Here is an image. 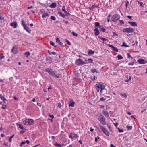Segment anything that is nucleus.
Here are the masks:
<instances>
[{"label": "nucleus", "mask_w": 147, "mask_h": 147, "mask_svg": "<svg viewBox=\"0 0 147 147\" xmlns=\"http://www.w3.org/2000/svg\"><path fill=\"white\" fill-rule=\"evenodd\" d=\"M97 119L103 125L106 124V121L104 116L101 114H98L96 116Z\"/></svg>", "instance_id": "1"}, {"label": "nucleus", "mask_w": 147, "mask_h": 147, "mask_svg": "<svg viewBox=\"0 0 147 147\" xmlns=\"http://www.w3.org/2000/svg\"><path fill=\"white\" fill-rule=\"evenodd\" d=\"M105 86L104 84H97L95 86V88L97 92H100V93L102 92V90L105 88Z\"/></svg>", "instance_id": "2"}, {"label": "nucleus", "mask_w": 147, "mask_h": 147, "mask_svg": "<svg viewBox=\"0 0 147 147\" xmlns=\"http://www.w3.org/2000/svg\"><path fill=\"white\" fill-rule=\"evenodd\" d=\"M24 124L26 125H31L34 123V120L30 119H28L23 121Z\"/></svg>", "instance_id": "3"}, {"label": "nucleus", "mask_w": 147, "mask_h": 147, "mask_svg": "<svg viewBox=\"0 0 147 147\" xmlns=\"http://www.w3.org/2000/svg\"><path fill=\"white\" fill-rule=\"evenodd\" d=\"M75 63L76 65L78 66H80L84 64H87V62H85L81 59L79 58L76 60Z\"/></svg>", "instance_id": "4"}, {"label": "nucleus", "mask_w": 147, "mask_h": 147, "mask_svg": "<svg viewBox=\"0 0 147 147\" xmlns=\"http://www.w3.org/2000/svg\"><path fill=\"white\" fill-rule=\"evenodd\" d=\"M98 126L100 127L102 131L106 136H109L110 135V133L108 130L105 128H104L102 126L99 124Z\"/></svg>", "instance_id": "5"}, {"label": "nucleus", "mask_w": 147, "mask_h": 147, "mask_svg": "<svg viewBox=\"0 0 147 147\" xmlns=\"http://www.w3.org/2000/svg\"><path fill=\"white\" fill-rule=\"evenodd\" d=\"M134 31V29L131 27L124 28L123 30V32H126L128 33L133 32Z\"/></svg>", "instance_id": "6"}, {"label": "nucleus", "mask_w": 147, "mask_h": 147, "mask_svg": "<svg viewBox=\"0 0 147 147\" xmlns=\"http://www.w3.org/2000/svg\"><path fill=\"white\" fill-rule=\"evenodd\" d=\"M120 18V15L117 14H115L113 15L112 16L111 21L114 22H115L119 20Z\"/></svg>", "instance_id": "7"}, {"label": "nucleus", "mask_w": 147, "mask_h": 147, "mask_svg": "<svg viewBox=\"0 0 147 147\" xmlns=\"http://www.w3.org/2000/svg\"><path fill=\"white\" fill-rule=\"evenodd\" d=\"M69 137L71 139H73V138L76 139L78 137V136L76 134L71 132L69 134Z\"/></svg>", "instance_id": "8"}, {"label": "nucleus", "mask_w": 147, "mask_h": 147, "mask_svg": "<svg viewBox=\"0 0 147 147\" xmlns=\"http://www.w3.org/2000/svg\"><path fill=\"white\" fill-rule=\"evenodd\" d=\"M52 72L51 75L56 78H59L60 74H57V71H53Z\"/></svg>", "instance_id": "9"}, {"label": "nucleus", "mask_w": 147, "mask_h": 147, "mask_svg": "<svg viewBox=\"0 0 147 147\" xmlns=\"http://www.w3.org/2000/svg\"><path fill=\"white\" fill-rule=\"evenodd\" d=\"M138 61L140 64H145L147 63V61L144 59H139L138 60Z\"/></svg>", "instance_id": "10"}, {"label": "nucleus", "mask_w": 147, "mask_h": 147, "mask_svg": "<svg viewBox=\"0 0 147 147\" xmlns=\"http://www.w3.org/2000/svg\"><path fill=\"white\" fill-rule=\"evenodd\" d=\"M11 52L14 54L17 53V48L16 46L13 47L11 50Z\"/></svg>", "instance_id": "11"}, {"label": "nucleus", "mask_w": 147, "mask_h": 147, "mask_svg": "<svg viewBox=\"0 0 147 147\" xmlns=\"http://www.w3.org/2000/svg\"><path fill=\"white\" fill-rule=\"evenodd\" d=\"M108 45L111 48H112L113 50L116 52H118L119 50L116 47L111 44H108Z\"/></svg>", "instance_id": "12"}, {"label": "nucleus", "mask_w": 147, "mask_h": 147, "mask_svg": "<svg viewBox=\"0 0 147 147\" xmlns=\"http://www.w3.org/2000/svg\"><path fill=\"white\" fill-rule=\"evenodd\" d=\"M94 32L95 35L96 36H98L100 34V32L99 30L97 28H96L94 29Z\"/></svg>", "instance_id": "13"}, {"label": "nucleus", "mask_w": 147, "mask_h": 147, "mask_svg": "<svg viewBox=\"0 0 147 147\" xmlns=\"http://www.w3.org/2000/svg\"><path fill=\"white\" fill-rule=\"evenodd\" d=\"M128 22L132 26H137V24L136 22H130V21H128Z\"/></svg>", "instance_id": "14"}, {"label": "nucleus", "mask_w": 147, "mask_h": 147, "mask_svg": "<svg viewBox=\"0 0 147 147\" xmlns=\"http://www.w3.org/2000/svg\"><path fill=\"white\" fill-rule=\"evenodd\" d=\"M24 29L29 33H31V30L29 27L27 26V25L25 27H24Z\"/></svg>", "instance_id": "15"}, {"label": "nucleus", "mask_w": 147, "mask_h": 147, "mask_svg": "<svg viewBox=\"0 0 147 147\" xmlns=\"http://www.w3.org/2000/svg\"><path fill=\"white\" fill-rule=\"evenodd\" d=\"M103 114L106 117H108L109 116V114L108 112L106 110H104L102 111Z\"/></svg>", "instance_id": "16"}, {"label": "nucleus", "mask_w": 147, "mask_h": 147, "mask_svg": "<svg viewBox=\"0 0 147 147\" xmlns=\"http://www.w3.org/2000/svg\"><path fill=\"white\" fill-rule=\"evenodd\" d=\"M11 25L14 28H16L17 27V23L16 22H13L11 23Z\"/></svg>", "instance_id": "17"}, {"label": "nucleus", "mask_w": 147, "mask_h": 147, "mask_svg": "<svg viewBox=\"0 0 147 147\" xmlns=\"http://www.w3.org/2000/svg\"><path fill=\"white\" fill-rule=\"evenodd\" d=\"M57 5L55 3H53L49 6V7L51 8H55L56 7Z\"/></svg>", "instance_id": "18"}, {"label": "nucleus", "mask_w": 147, "mask_h": 147, "mask_svg": "<svg viewBox=\"0 0 147 147\" xmlns=\"http://www.w3.org/2000/svg\"><path fill=\"white\" fill-rule=\"evenodd\" d=\"M56 42H57L60 45H61V46H63V43L62 42H60V40L59 38H56Z\"/></svg>", "instance_id": "19"}, {"label": "nucleus", "mask_w": 147, "mask_h": 147, "mask_svg": "<svg viewBox=\"0 0 147 147\" xmlns=\"http://www.w3.org/2000/svg\"><path fill=\"white\" fill-rule=\"evenodd\" d=\"M85 61L88 62L87 63H93V60L91 58H89L87 59H86Z\"/></svg>", "instance_id": "20"}, {"label": "nucleus", "mask_w": 147, "mask_h": 147, "mask_svg": "<svg viewBox=\"0 0 147 147\" xmlns=\"http://www.w3.org/2000/svg\"><path fill=\"white\" fill-rule=\"evenodd\" d=\"M75 104V102L73 100L72 102H70V104L69 105V107H74Z\"/></svg>", "instance_id": "21"}, {"label": "nucleus", "mask_w": 147, "mask_h": 147, "mask_svg": "<svg viewBox=\"0 0 147 147\" xmlns=\"http://www.w3.org/2000/svg\"><path fill=\"white\" fill-rule=\"evenodd\" d=\"M21 24L23 26V27H25L27 25L26 24L25 21L23 20L22 19L21 20Z\"/></svg>", "instance_id": "22"}, {"label": "nucleus", "mask_w": 147, "mask_h": 147, "mask_svg": "<svg viewBox=\"0 0 147 147\" xmlns=\"http://www.w3.org/2000/svg\"><path fill=\"white\" fill-rule=\"evenodd\" d=\"M16 124L17 125L19 126V127L21 129H23V127L20 124V122H18Z\"/></svg>", "instance_id": "23"}, {"label": "nucleus", "mask_w": 147, "mask_h": 147, "mask_svg": "<svg viewBox=\"0 0 147 147\" xmlns=\"http://www.w3.org/2000/svg\"><path fill=\"white\" fill-rule=\"evenodd\" d=\"M99 28L100 29V31H102L103 32H105V29L103 27V26H100Z\"/></svg>", "instance_id": "24"}, {"label": "nucleus", "mask_w": 147, "mask_h": 147, "mask_svg": "<svg viewBox=\"0 0 147 147\" xmlns=\"http://www.w3.org/2000/svg\"><path fill=\"white\" fill-rule=\"evenodd\" d=\"M98 6H99V5H92L90 9L91 10H92V9L93 8H96V7L98 8L99 7Z\"/></svg>", "instance_id": "25"}, {"label": "nucleus", "mask_w": 147, "mask_h": 147, "mask_svg": "<svg viewBox=\"0 0 147 147\" xmlns=\"http://www.w3.org/2000/svg\"><path fill=\"white\" fill-rule=\"evenodd\" d=\"M0 98H1V99L2 100H3V102L4 103L5 102V101H6V100L5 99V98H4V97L2 95L0 94Z\"/></svg>", "instance_id": "26"}, {"label": "nucleus", "mask_w": 147, "mask_h": 147, "mask_svg": "<svg viewBox=\"0 0 147 147\" xmlns=\"http://www.w3.org/2000/svg\"><path fill=\"white\" fill-rule=\"evenodd\" d=\"M120 95L121 97H123L124 98H126L127 97V95L126 93H121Z\"/></svg>", "instance_id": "27"}, {"label": "nucleus", "mask_w": 147, "mask_h": 147, "mask_svg": "<svg viewBox=\"0 0 147 147\" xmlns=\"http://www.w3.org/2000/svg\"><path fill=\"white\" fill-rule=\"evenodd\" d=\"M94 53V51L90 50L88 52V55L93 54Z\"/></svg>", "instance_id": "28"}, {"label": "nucleus", "mask_w": 147, "mask_h": 147, "mask_svg": "<svg viewBox=\"0 0 147 147\" xmlns=\"http://www.w3.org/2000/svg\"><path fill=\"white\" fill-rule=\"evenodd\" d=\"M48 52L49 54L50 55H51V54L55 55L56 54V53L55 52H51L49 50H48Z\"/></svg>", "instance_id": "29"}, {"label": "nucleus", "mask_w": 147, "mask_h": 147, "mask_svg": "<svg viewBox=\"0 0 147 147\" xmlns=\"http://www.w3.org/2000/svg\"><path fill=\"white\" fill-rule=\"evenodd\" d=\"M91 72L93 73L96 72L98 73L99 72L96 69H93L91 70Z\"/></svg>", "instance_id": "30"}, {"label": "nucleus", "mask_w": 147, "mask_h": 147, "mask_svg": "<svg viewBox=\"0 0 147 147\" xmlns=\"http://www.w3.org/2000/svg\"><path fill=\"white\" fill-rule=\"evenodd\" d=\"M62 11L64 12L65 13H67L69 15H70L69 13H68L67 12L65 9V6H63L62 7Z\"/></svg>", "instance_id": "31"}, {"label": "nucleus", "mask_w": 147, "mask_h": 147, "mask_svg": "<svg viewBox=\"0 0 147 147\" xmlns=\"http://www.w3.org/2000/svg\"><path fill=\"white\" fill-rule=\"evenodd\" d=\"M54 145L56 147H62V146L61 144H58L57 142L54 144Z\"/></svg>", "instance_id": "32"}, {"label": "nucleus", "mask_w": 147, "mask_h": 147, "mask_svg": "<svg viewBox=\"0 0 147 147\" xmlns=\"http://www.w3.org/2000/svg\"><path fill=\"white\" fill-rule=\"evenodd\" d=\"M95 26L96 27L100 26V23L99 22H96L95 23Z\"/></svg>", "instance_id": "33"}, {"label": "nucleus", "mask_w": 147, "mask_h": 147, "mask_svg": "<svg viewBox=\"0 0 147 147\" xmlns=\"http://www.w3.org/2000/svg\"><path fill=\"white\" fill-rule=\"evenodd\" d=\"M58 13L60 15V16H61L62 17H63V18L65 17V15H64V14L63 13L61 12H59Z\"/></svg>", "instance_id": "34"}, {"label": "nucleus", "mask_w": 147, "mask_h": 147, "mask_svg": "<svg viewBox=\"0 0 147 147\" xmlns=\"http://www.w3.org/2000/svg\"><path fill=\"white\" fill-rule=\"evenodd\" d=\"M24 55H26V57H28L30 55V53L29 51H28V52H26L24 53Z\"/></svg>", "instance_id": "35"}, {"label": "nucleus", "mask_w": 147, "mask_h": 147, "mask_svg": "<svg viewBox=\"0 0 147 147\" xmlns=\"http://www.w3.org/2000/svg\"><path fill=\"white\" fill-rule=\"evenodd\" d=\"M117 57L118 60H121L123 58L122 56L121 55H118Z\"/></svg>", "instance_id": "36"}, {"label": "nucleus", "mask_w": 147, "mask_h": 147, "mask_svg": "<svg viewBox=\"0 0 147 147\" xmlns=\"http://www.w3.org/2000/svg\"><path fill=\"white\" fill-rule=\"evenodd\" d=\"M121 46L125 47H129V46L127 45L125 42H123L122 45H121Z\"/></svg>", "instance_id": "37"}, {"label": "nucleus", "mask_w": 147, "mask_h": 147, "mask_svg": "<svg viewBox=\"0 0 147 147\" xmlns=\"http://www.w3.org/2000/svg\"><path fill=\"white\" fill-rule=\"evenodd\" d=\"M126 128L128 129V130H131L132 129V127L131 126H127Z\"/></svg>", "instance_id": "38"}, {"label": "nucleus", "mask_w": 147, "mask_h": 147, "mask_svg": "<svg viewBox=\"0 0 147 147\" xmlns=\"http://www.w3.org/2000/svg\"><path fill=\"white\" fill-rule=\"evenodd\" d=\"M49 15L48 13H46L44 14H43L42 16V17L43 18H46V16H48Z\"/></svg>", "instance_id": "39"}, {"label": "nucleus", "mask_w": 147, "mask_h": 147, "mask_svg": "<svg viewBox=\"0 0 147 147\" xmlns=\"http://www.w3.org/2000/svg\"><path fill=\"white\" fill-rule=\"evenodd\" d=\"M4 17H3L2 13L0 12V20H3Z\"/></svg>", "instance_id": "40"}, {"label": "nucleus", "mask_w": 147, "mask_h": 147, "mask_svg": "<svg viewBox=\"0 0 147 147\" xmlns=\"http://www.w3.org/2000/svg\"><path fill=\"white\" fill-rule=\"evenodd\" d=\"M118 129L119 133H122L124 132V130H123L119 128H118Z\"/></svg>", "instance_id": "41"}, {"label": "nucleus", "mask_w": 147, "mask_h": 147, "mask_svg": "<svg viewBox=\"0 0 147 147\" xmlns=\"http://www.w3.org/2000/svg\"><path fill=\"white\" fill-rule=\"evenodd\" d=\"M127 57L128 58H131V59H132L133 58V57H132L130 54H129V53H127Z\"/></svg>", "instance_id": "42"}, {"label": "nucleus", "mask_w": 147, "mask_h": 147, "mask_svg": "<svg viewBox=\"0 0 147 147\" xmlns=\"http://www.w3.org/2000/svg\"><path fill=\"white\" fill-rule=\"evenodd\" d=\"M49 116L52 118V119H53L54 118V116L53 115H51L50 113H48V114Z\"/></svg>", "instance_id": "43"}, {"label": "nucleus", "mask_w": 147, "mask_h": 147, "mask_svg": "<svg viewBox=\"0 0 147 147\" xmlns=\"http://www.w3.org/2000/svg\"><path fill=\"white\" fill-rule=\"evenodd\" d=\"M51 19L53 20H56V18L54 16H52L51 17Z\"/></svg>", "instance_id": "44"}, {"label": "nucleus", "mask_w": 147, "mask_h": 147, "mask_svg": "<svg viewBox=\"0 0 147 147\" xmlns=\"http://www.w3.org/2000/svg\"><path fill=\"white\" fill-rule=\"evenodd\" d=\"M72 34L73 35L75 36L76 37H77L78 36V34L77 33H75L74 32H73Z\"/></svg>", "instance_id": "45"}, {"label": "nucleus", "mask_w": 147, "mask_h": 147, "mask_svg": "<svg viewBox=\"0 0 147 147\" xmlns=\"http://www.w3.org/2000/svg\"><path fill=\"white\" fill-rule=\"evenodd\" d=\"M66 42L67 43V44L69 45H71V43L67 39H65V40Z\"/></svg>", "instance_id": "46"}, {"label": "nucleus", "mask_w": 147, "mask_h": 147, "mask_svg": "<svg viewBox=\"0 0 147 147\" xmlns=\"http://www.w3.org/2000/svg\"><path fill=\"white\" fill-rule=\"evenodd\" d=\"M100 138V137L99 136H97V137H96L95 139V141L96 142H97L98 141V139H99Z\"/></svg>", "instance_id": "47"}, {"label": "nucleus", "mask_w": 147, "mask_h": 147, "mask_svg": "<svg viewBox=\"0 0 147 147\" xmlns=\"http://www.w3.org/2000/svg\"><path fill=\"white\" fill-rule=\"evenodd\" d=\"M106 100V99L104 97H102L100 98V100L101 101H104Z\"/></svg>", "instance_id": "48"}, {"label": "nucleus", "mask_w": 147, "mask_h": 147, "mask_svg": "<svg viewBox=\"0 0 147 147\" xmlns=\"http://www.w3.org/2000/svg\"><path fill=\"white\" fill-rule=\"evenodd\" d=\"M138 3L140 4V6L142 7H143L144 6V5H143V3L142 2H139V1H138Z\"/></svg>", "instance_id": "49"}, {"label": "nucleus", "mask_w": 147, "mask_h": 147, "mask_svg": "<svg viewBox=\"0 0 147 147\" xmlns=\"http://www.w3.org/2000/svg\"><path fill=\"white\" fill-rule=\"evenodd\" d=\"M25 144V142H22L21 144H20V146H22Z\"/></svg>", "instance_id": "50"}, {"label": "nucleus", "mask_w": 147, "mask_h": 147, "mask_svg": "<svg viewBox=\"0 0 147 147\" xmlns=\"http://www.w3.org/2000/svg\"><path fill=\"white\" fill-rule=\"evenodd\" d=\"M58 107L60 108H61L62 105L61 103L59 102L58 104Z\"/></svg>", "instance_id": "51"}, {"label": "nucleus", "mask_w": 147, "mask_h": 147, "mask_svg": "<svg viewBox=\"0 0 147 147\" xmlns=\"http://www.w3.org/2000/svg\"><path fill=\"white\" fill-rule=\"evenodd\" d=\"M119 21L120 22V24H124V22L122 20H119Z\"/></svg>", "instance_id": "52"}, {"label": "nucleus", "mask_w": 147, "mask_h": 147, "mask_svg": "<svg viewBox=\"0 0 147 147\" xmlns=\"http://www.w3.org/2000/svg\"><path fill=\"white\" fill-rule=\"evenodd\" d=\"M4 58V56L3 55V54H1L0 55V59H1Z\"/></svg>", "instance_id": "53"}, {"label": "nucleus", "mask_w": 147, "mask_h": 147, "mask_svg": "<svg viewBox=\"0 0 147 147\" xmlns=\"http://www.w3.org/2000/svg\"><path fill=\"white\" fill-rule=\"evenodd\" d=\"M14 136V135H12L10 137V142L11 141V139L13 138Z\"/></svg>", "instance_id": "54"}, {"label": "nucleus", "mask_w": 147, "mask_h": 147, "mask_svg": "<svg viewBox=\"0 0 147 147\" xmlns=\"http://www.w3.org/2000/svg\"><path fill=\"white\" fill-rule=\"evenodd\" d=\"M51 69L49 68H47L45 69V71L46 72H49V71Z\"/></svg>", "instance_id": "55"}, {"label": "nucleus", "mask_w": 147, "mask_h": 147, "mask_svg": "<svg viewBox=\"0 0 147 147\" xmlns=\"http://www.w3.org/2000/svg\"><path fill=\"white\" fill-rule=\"evenodd\" d=\"M1 108L3 109H5L6 108V105H3Z\"/></svg>", "instance_id": "56"}, {"label": "nucleus", "mask_w": 147, "mask_h": 147, "mask_svg": "<svg viewBox=\"0 0 147 147\" xmlns=\"http://www.w3.org/2000/svg\"><path fill=\"white\" fill-rule=\"evenodd\" d=\"M134 62L133 61V62H132V63H129L128 64V65H134Z\"/></svg>", "instance_id": "57"}, {"label": "nucleus", "mask_w": 147, "mask_h": 147, "mask_svg": "<svg viewBox=\"0 0 147 147\" xmlns=\"http://www.w3.org/2000/svg\"><path fill=\"white\" fill-rule=\"evenodd\" d=\"M50 44L53 46H54L55 44L52 41H50Z\"/></svg>", "instance_id": "58"}, {"label": "nucleus", "mask_w": 147, "mask_h": 147, "mask_svg": "<svg viewBox=\"0 0 147 147\" xmlns=\"http://www.w3.org/2000/svg\"><path fill=\"white\" fill-rule=\"evenodd\" d=\"M131 80V77L130 76H129V79L127 80H125V81L126 82H128L129 81H130Z\"/></svg>", "instance_id": "59"}, {"label": "nucleus", "mask_w": 147, "mask_h": 147, "mask_svg": "<svg viewBox=\"0 0 147 147\" xmlns=\"http://www.w3.org/2000/svg\"><path fill=\"white\" fill-rule=\"evenodd\" d=\"M113 36L114 37L115 35H116V36H118V35L116 34L115 32H113Z\"/></svg>", "instance_id": "60"}, {"label": "nucleus", "mask_w": 147, "mask_h": 147, "mask_svg": "<svg viewBox=\"0 0 147 147\" xmlns=\"http://www.w3.org/2000/svg\"><path fill=\"white\" fill-rule=\"evenodd\" d=\"M101 40L102 41H106V40H107L106 38H101Z\"/></svg>", "instance_id": "61"}, {"label": "nucleus", "mask_w": 147, "mask_h": 147, "mask_svg": "<svg viewBox=\"0 0 147 147\" xmlns=\"http://www.w3.org/2000/svg\"><path fill=\"white\" fill-rule=\"evenodd\" d=\"M129 4V2L128 1H127V2H126V3L125 5H126V7L127 8L128 5Z\"/></svg>", "instance_id": "62"}, {"label": "nucleus", "mask_w": 147, "mask_h": 147, "mask_svg": "<svg viewBox=\"0 0 147 147\" xmlns=\"http://www.w3.org/2000/svg\"><path fill=\"white\" fill-rule=\"evenodd\" d=\"M127 17L129 19H132V17L131 16L128 15L127 16Z\"/></svg>", "instance_id": "63"}, {"label": "nucleus", "mask_w": 147, "mask_h": 147, "mask_svg": "<svg viewBox=\"0 0 147 147\" xmlns=\"http://www.w3.org/2000/svg\"><path fill=\"white\" fill-rule=\"evenodd\" d=\"M25 142V143H27L28 144H29L30 143V142L29 140H27Z\"/></svg>", "instance_id": "64"}]
</instances>
